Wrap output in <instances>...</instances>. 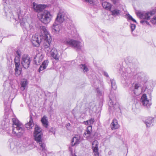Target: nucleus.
Returning <instances> with one entry per match:
<instances>
[{"mask_svg":"<svg viewBox=\"0 0 156 156\" xmlns=\"http://www.w3.org/2000/svg\"><path fill=\"white\" fill-rule=\"evenodd\" d=\"M66 18V12L63 10H60L52 27V31L55 34L59 33L61 27V24L64 22Z\"/></svg>","mask_w":156,"mask_h":156,"instance_id":"1","label":"nucleus"},{"mask_svg":"<svg viewBox=\"0 0 156 156\" xmlns=\"http://www.w3.org/2000/svg\"><path fill=\"white\" fill-rule=\"evenodd\" d=\"M40 29L41 32H43V37L42 41L41 43H42L46 51L48 52L50 49L51 44L52 41V38L49 34L46 29L45 27L43 26L40 27Z\"/></svg>","mask_w":156,"mask_h":156,"instance_id":"2","label":"nucleus"},{"mask_svg":"<svg viewBox=\"0 0 156 156\" xmlns=\"http://www.w3.org/2000/svg\"><path fill=\"white\" fill-rule=\"evenodd\" d=\"M12 121L14 125V128L12 129L13 133L16 134L17 137H21L24 133V128L23 127L21 123L17 119L12 118Z\"/></svg>","mask_w":156,"mask_h":156,"instance_id":"3","label":"nucleus"},{"mask_svg":"<svg viewBox=\"0 0 156 156\" xmlns=\"http://www.w3.org/2000/svg\"><path fill=\"white\" fill-rule=\"evenodd\" d=\"M22 54V52L19 50H18L15 54L14 58V63L15 66V75L17 76H19L21 72V67L20 66V58Z\"/></svg>","mask_w":156,"mask_h":156,"instance_id":"4","label":"nucleus"},{"mask_svg":"<svg viewBox=\"0 0 156 156\" xmlns=\"http://www.w3.org/2000/svg\"><path fill=\"white\" fill-rule=\"evenodd\" d=\"M62 42L64 44L69 45L77 50H80L81 49V46L80 45V42L79 41L65 38L62 40Z\"/></svg>","mask_w":156,"mask_h":156,"instance_id":"5","label":"nucleus"},{"mask_svg":"<svg viewBox=\"0 0 156 156\" xmlns=\"http://www.w3.org/2000/svg\"><path fill=\"white\" fill-rule=\"evenodd\" d=\"M119 72L121 74L125 80H129L133 76V72L130 67L126 68L122 67H120Z\"/></svg>","mask_w":156,"mask_h":156,"instance_id":"6","label":"nucleus"},{"mask_svg":"<svg viewBox=\"0 0 156 156\" xmlns=\"http://www.w3.org/2000/svg\"><path fill=\"white\" fill-rule=\"evenodd\" d=\"M112 92L111 91L109 96L110 100L108 103V105L111 109L112 108L115 111H119L120 110L119 105L118 103L117 102H115V104H114V101L115 99V94L114 92H113V94H112Z\"/></svg>","mask_w":156,"mask_h":156,"instance_id":"7","label":"nucleus"},{"mask_svg":"<svg viewBox=\"0 0 156 156\" xmlns=\"http://www.w3.org/2000/svg\"><path fill=\"white\" fill-rule=\"evenodd\" d=\"M38 16L41 22L45 24L49 23L51 17L50 12L46 10L44 11L42 13L39 14Z\"/></svg>","mask_w":156,"mask_h":156,"instance_id":"8","label":"nucleus"},{"mask_svg":"<svg viewBox=\"0 0 156 156\" xmlns=\"http://www.w3.org/2000/svg\"><path fill=\"white\" fill-rule=\"evenodd\" d=\"M31 60L29 55L27 54L23 55L21 58V64L23 68L27 69L30 66Z\"/></svg>","mask_w":156,"mask_h":156,"instance_id":"9","label":"nucleus"},{"mask_svg":"<svg viewBox=\"0 0 156 156\" xmlns=\"http://www.w3.org/2000/svg\"><path fill=\"white\" fill-rule=\"evenodd\" d=\"M39 35L36 34L32 36L31 42L33 46L36 47L39 46L40 44L42 42L43 37V32Z\"/></svg>","mask_w":156,"mask_h":156,"instance_id":"10","label":"nucleus"},{"mask_svg":"<svg viewBox=\"0 0 156 156\" xmlns=\"http://www.w3.org/2000/svg\"><path fill=\"white\" fill-rule=\"evenodd\" d=\"M155 11H152L145 13L138 12L136 14L137 16L140 19L148 20L151 16L155 14Z\"/></svg>","mask_w":156,"mask_h":156,"instance_id":"11","label":"nucleus"},{"mask_svg":"<svg viewBox=\"0 0 156 156\" xmlns=\"http://www.w3.org/2000/svg\"><path fill=\"white\" fill-rule=\"evenodd\" d=\"M92 130L91 126H88L83 134L84 137L90 141L92 140L93 138V135H92L91 133Z\"/></svg>","mask_w":156,"mask_h":156,"instance_id":"12","label":"nucleus"},{"mask_svg":"<svg viewBox=\"0 0 156 156\" xmlns=\"http://www.w3.org/2000/svg\"><path fill=\"white\" fill-rule=\"evenodd\" d=\"M42 129L38 126L35 125L34 132V137L35 140L41 139L42 134Z\"/></svg>","mask_w":156,"mask_h":156,"instance_id":"13","label":"nucleus"},{"mask_svg":"<svg viewBox=\"0 0 156 156\" xmlns=\"http://www.w3.org/2000/svg\"><path fill=\"white\" fill-rule=\"evenodd\" d=\"M33 6L34 10L38 13L42 12L46 7L45 5H37L35 2L33 3Z\"/></svg>","mask_w":156,"mask_h":156,"instance_id":"14","label":"nucleus"},{"mask_svg":"<svg viewBox=\"0 0 156 156\" xmlns=\"http://www.w3.org/2000/svg\"><path fill=\"white\" fill-rule=\"evenodd\" d=\"M38 145L39 149L45 152L47 151V147L45 144L42 141L41 138L35 140Z\"/></svg>","mask_w":156,"mask_h":156,"instance_id":"15","label":"nucleus"},{"mask_svg":"<svg viewBox=\"0 0 156 156\" xmlns=\"http://www.w3.org/2000/svg\"><path fill=\"white\" fill-rule=\"evenodd\" d=\"M140 101L142 104L144 106H146L148 108L150 107L151 104L150 103L149 101L147 100L146 94H143L141 98Z\"/></svg>","mask_w":156,"mask_h":156,"instance_id":"16","label":"nucleus"},{"mask_svg":"<svg viewBox=\"0 0 156 156\" xmlns=\"http://www.w3.org/2000/svg\"><path fill=\"white\" fill-rule=\"evenodd\" d=\"M140 85L139 83H136L130 87V90L132 91L133 93L136 95H138L141 93L138 91L139 88L140 87Z\"/></svg>","mask_w":156,"mask_h":156,"instance_id":"17","label":"nucleus"},{"mask_svg":"<svg viewBox=\"0 0 156 156\" xmlns=\"http://www.w3.org/2000/svg\"><path fill=\"white\" fill-rule=\"evenodd\" d=\"M47 52L50 53L51 55L56 60H59V56L57 50L55 48H50V51Z\"/></svg>","mask_w":156,"mask_h":156,"instance_id":"18","label":"nucleus"},{"mask_svg":"<svg viewBox=\"0 0 156 156\" xmlns=\"http://www.w3.org/2000/svg\"><path fill=\"white\" fill-rule=\"evenodd\" d=\"M92 149L95 156H99V153L98 152V143L96 140L94 141L92 144Z\"/></svg>","mask_w":156,"mask_h":156,"instance_id":"19","label":"nucleus"},{"mask_svg":"<svg viewBox=\"0 0 156 156\" xmlns=\"http://www.w3.org/2000/svg\"><path fill=\"white\" fill-rule=\"evenodd\" d=\"M43 59V56L42 54L41 53H38L35 56L34 58V63L38 65L40 64V63L41 62Z\"/></svg>","mask_w":156,"mask_h":156,"instance_id":"20","label":"nucleus"},{"mask_svg":"<svg viewBox=\"0 0 156 156\" xmlns=\"http://www.w3.org/2000/svg\"><path fill=\"white\" fill-rule=\"evenodd\" d=\"M4 9L5 11V15L8 18H12L13 19L16 20V18L12 14V11L10 9H8L6 7H4Z\"/></svg>","mask_w":156,"mask_h":156,"instance_id":"21","label":"nucleus"},{"mask_svg":"<svg viewBox=\"0 0 156 156\" xmlns=\"http://www.w3.org/2000/svg\"><path fill=\"white\" fill-rule=\"evenodd\" d=\"M9 126V123L8 121L6 122L5 121H3L1 124H0V132L2 130H6Z\"/></svg>","mask_w":156,"mask_h":156,"instance_id":"22","label":"nucleus"},{"mask_svg":"<svg viewBox=\"0 0 156 156\" xmlns=\"http://www.w3.org/2000/svg\"><path fill=\"white\" fill-rule=\"evenodd\" d=\"M154 121V118L152 117H149L144 122L147 127H150L153 125Z\"/></svg>","mask_w":156,"mask_h":156,"instance_id":"23","label":"nucleus"},{"mask_svg":"<svg viewBox=\"0 0 156 156\" xmlns=\"http://www.w3.org/2000/svg\"><path fill=\"white\" fill-rule=\"evenodd\" d=\"M34 126V123L33 122V119L32 118V116L31 115L30 116V120L28 123L26 124L25 127L27 129L29 130L32 129V127Z\"/></svg>","mask_w":156,"mask_h":156,"instance_id":"24","label":"nucleus"},{"mask_svg":"<svg viewBox=\"0 0 156 156\" xmlns=\"http://www.w3.org/2000/svg\"><path fill=\"white\" fill-rule=\"evenodd\" d=\"M111 126L112 130H114L119 127L117 120L116 119H114L111 124Z\"/></svg>","mask_w":156,"mask_h":156,"instance_id":"25","label":"nucleus"},{"mask_svg":"<svg viewBox=\"0 0 156 156\" xmlns=\"http://www.w3.org/2000/svg\"><path fill=\"white\" fill-rule=\"evenodd\" d=\"M145 76V74L143 72L138 73L135 75V77H136L139 81H143Z\"/></svg>","mask_w":156,"mask_h":156,"instance_id":"26","label":"nucleus"},{"mask_svg":"<svg viewBox=\"0 0 156 156\" xmlns=\"http://www.w3.org/2000/svg\"><path fill=\"white\" fill-rule=\"evenodd\" d=\"M48 60H45L44 61L42 62V65L40 66L39 69H38V71L40 72L41 71H42L45 69L48 66Z\"/></svg>","mask_w":156,"mask_h":156,"instance_id":"27","label":"nucleus"},{"mask_svg":"<svg viewBox=\"0 0 156 156\" xmlns=\"http://www.w3.org/2000/svg\"><path fill=\"white\" fill-rule=\"evenodd\" d=\"M80 143L79 138L78 137H74L72 139L71 144L72 146H74Z\"/></svg>","mask_w":156,"mask_h":156,"instance_id":"28","label":"nucleus"},{"mask_svg":"<svg viewBox=\"0 0 156 156\" xmlns=\"http://www.w3.org/2000/svg\"><path fill=\"white\" fill-rule=\"evenodd\" d=\"M47 118V117L44 115L41 118V120L43 126L46 128L48 127V121Z\"/></svg>","mask_w":156,"mask_h":156,"instance_id":"29","label":"nucleus"},{"mask_svg":"<svg viewBox=\"0 0 156 156\" xmlns=\"http://www.w3.org/2000/svg\"><path fill=\"white\" fill-rule=\"evenodd\" d=\"M103 8L106 9L110 10L111 9V5L110 3L106 2H104L102 3Z\"/></svg>","mask_w":156,"mask_h":156,"instance_id":"30","label":"nucleus"},{"mask_svg":"<svg viewBox=\"0 0 156 156\" xmlns=\"http://www.w3.org/2000/svg\"><path fill=\"white\" fill-rule=\"evenodd\" d=\"M28 82L27 80L25 79L22 80L21 82V90H24Z\"/></svg>","mask_w":156,"mask_h":156,"instance_id":"31","label":"nucleus"},{"mask_svg":"<svg viewBox=\"0 0 156 156\" xmlns=\"http://www.w3.org/2000/svg\"><path fill=\"white\" fill-rule=\"evenodd\" d=\"M10 141L11 142L10 143L9 146L10 150L13 151H14V150L16 149V147L15 145L14 142L12 141V140H9V142Z\"/></svg>","mask_w":156,"mask_h":156,"instance_id":"32","label":"nucleus"},{"mask_svg":"<svg viewBox=\"0 0 156 156\" xmlns=\"http://www.w3.org/2000/svg\"><path fill=\"white\" fill-rule=\"evenodd\" d=\"M111 88L114 90H115L117 88V86L115 80L114 79H111Z\"/></svg>","mask_w":156,"mask_h":156,"instance_id":"33","label":"nucleus"},{"mask_svg":"<svg viewBox=\"0 0 156 156\" xmlns=\"http://www.w3.org/2000/svg\"><path fill=\"white\" fill-rule=\"evenodd\" d=\"M80 68L82 70L84 73H87L88 71V69L87 66L85 64H81L79 66Z\"/></svg>","mask_w":156,"mask_h":156,"instance_id":"34","label":"nucleus"},{"mask_svg":"<svg viewBox=\"0 0 156 156\" xmlns=\"http://www.w3.org/2000/svg\"><path fill=\"white\" fill-rule=\"evenodd\" d=\"M112 14L114 16H118L120 14V11L117 9H115L111 11Z\"/></svg>","mask_w":156,"mask_h":156,"instance_id":"35","label":"nucleus"},{"mask_svg":"<svg viewBox=\"0 0 156 156\" xmlns=\"http://www.w3.org/2000/svg\"><path fill=\"white\" fill-rule=\"evenodd\" d=\"M94 120V119L91 118L90 119L85 122V124L86 125H90L93 123Z\"/></svg>","mask_w":156,"mask_h":156,"instance_id":"36","label":"nucleus"},{"mask_svg":"<svg viewBox=\"0 0 156 156\" xmlns=\"http://www.w3.org/2000/svg\"><path fill=\"white\" fill-rule=\"evenodd\" d=\"M3 86L4 89L5 90H9L10 88L9 84L8 83L7 81H5L4 83Z\"/></svg>","mask_w":156,"mask_h":156,"instance_id":"37","label":"nucleus"},{"mask_svg":"<svg viewBox=\"0 0 156 156\" xmlns=\"http://www.w3.org/2000/svg\"><path fill=\"white\" fill-rule=\"evenodd\" d=\"M41 155L42 156H50L51 154L48 153V151L47 150V151L45 152L43 151H41L40 152Z\"/></svg>","mask_w":156,"mask_h":156,"instance_id":"38","label":"nucleus"},{"mask_svg":"<svg viewBox=\"0 0 156 156\" xmlns=\"http://www.w3.org/2000/svg\"><path fill=\"white\" fill-rule=\"evenodd\" d=\"M20 22L21 26L22 27H25V20H24L23 19H20Z\"/></svg>","mask_w":156,"mask_h":156,"instance_id":"39","label":"nucleus"},{"mask_svg":"<svg viewBox=\"0 0 156 156\" xmlns=\"http://www.w3.org/2000/svg\"><path fill=\"white\" fill-rule=\"evenodd\" d=\"M136 27V26L135 24L132 23L130 24V27L132 32L135 29Z\"/></svg>","mask_w":156,"mask_h":156,"instance_id":"40","label":"nucleus"},{"mask_svg":"<svg viewBox=\"0 0 156 156\" xmlns=\"http://www.w3.org/2000/svg\"><path fill=\"white\" fill-rule=\"evenodd\" d=\"M21 13V10H20V7H19L18 9H17L16 12V15H17V16L19 18V16L20 14Z\"/></svg>","mask_w":156,"mask_h":156,"instance_id":"41","label":"nucleus"},{"mask_svg":"<svg viewBox=\"0 0 156 156\" xmlns=\"http://www.w3.org/2000/svg\"><path fill=\"white\" fill-rule=\"evenodd\" d=\"M151 23L153 24L156 23V16H154L153 18H152L151 21Z\"/></svg>","mask_w":156,"mask_h":156,"instance_id":"42","label":"nucleus"},{"mask_svg":"<svg viewBox=\"0 0 156 156\" xmlns=\"http://www.w3.org/2000/svg\"><path fill=\"white\" fill-rule=\"evenodd\" d=\"M140 23L144 24H145V23H146L147 25H149V22H148L147 21L145 20H141L140 21Z\"/></svg>","mask_w":156,"mask_h":156,"instance_id":"43","label":"nucleus"},{"mask_svg":"<svg viewBox=\"0 0 156 156\" xmlns=\"http://www.w3.org/2000/svg\"><path fill=\"white\" fill-rule=\"evenodd\" d=\"M97 93L98 95L101 96L102 95V92L98 88L97 89Z\"/></svg>","mask_w":156,"mask_h":156,"instance_id":"44","label":"nucleus"},{"mask_svg":"<svg viewBox=\"0 0 156 156\" xmlns=\"http://www.w3.org/2000/svg\"><path fill=\"white\" fill-rule=\"evenodd\" d=\"M126 16H127V18L128 21L129 20H131L133 18L132 16L129 14L126 15Z\"/></svg>","mask_w":156,"mask_h":156,"instance_id":"45","label":"nucleus"},{"mask_svg":"<svg viewBox=\"0 0 156 156\" xmlns=\"http://www.w3.org/2000/svg\"><path fill=\"white\" fill-rule=\"evenodd\" d=\"M103 74L106 77H109V75L105 71L103 72Z\"/></svg>","mask_w":156,"mask_h":156,"instance_id":"46","label":"nucleus"},{"mask_svg":"<svg viewBox=\"0 0 156 156\" xmlns=\"http://www.w3.org/2000/svg\"><path fill=\"white\" fill-rule=\"evenodd\" d=\"M20 149H21V148H19L17 149V153H18V154H20V153H22V152L20 151Z\"/></svg>","mask_w":156,"mask_h":156,"instance_id":"47","label":"nucleus"},{"mask_svg":"<svg viewBox=\"0 0 156 156\" xmlns=\"http://www.w3.org/2000/svg\"><path fill=\"white\" fill-rule=\"evenodd\" d=\"M114 4H115L117 2L118 0H112Z\"/></svg>","mask_w":156,"mask_h":156,"instance_id":"48","label":"nucleus"},{"mask_svg":"<svg viewBox=\"0 0 156 156\" xmlns=\"http://www.w3.org/2000/svg\"><path fill=\"white\" fill-rule=\"evenodd\" d=\"M131 20L133 21V22H135V23L136 22V20L134 19H133V18H132V20Z\"/></svg>","mask_w":156,"mask_h":156,"instance_id":"49","label":"nucleus"},{"mask_svg":"<svg viewBox=\"0 0 156 156\" xmlns=\"http://www.w3.org/2000/svg\"><path fill=\"white\" fill-rule=\"evenodd\" d=\"M72 113L73 115H74V109L72 111Z\"/></svg>","mask_w":156,"mask_h":156,"instance_id":"50","label":"nucleus"},{"mask_svg":"<svg viewBox=\"0 0 156 156\" xmlns=\"http://www.w3.org/2000/svg\"><path fill=\"white\" fill-rule=\"evenodd\" d=\"M76 156V155H74V156Z\"/></svg>","mask_w":156,"mask_h":156,"instance_id":"51","label":"nucleus"}]
</instances>
